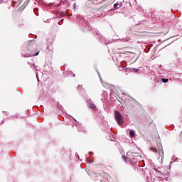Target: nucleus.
<instances>
[{
  "label": "nucleus",
  "mask_w": 182,
  "mask_h": 182,
  "mask_svg": "<svg viewBox=\"0 0 182 182\" xmlns=\"http://www.w3.org/2000/svg\"><path fill=\"white\" fill-rule=\"evenodd\" d=\"M114 117L117 123L119 125L122 126L123 124V117L122 116V114L117 110L114 111Z\"/></svg>",
  "instance_id": "f257e3e1"
},
{
  "label": "nucleus",
  "mask_w": 182,
  "mask_h": 182,
  "mask_svg": "<svg viewBox=\"0 0 182 182\" xmlns=\"http://www.w3.org/2000/svg\"><path fill=\"white\" fill-rule=\"evenodd\" d=\"M136 136V132H134V130L132 129L129 131V137H131L132 139H133V137H134Z\"/></svg>",
  "instance_id": "f03ea898"
},
{
  "label": "nucleus",
  "mask_w": 182,
  "mask_h": 182,
  "mask_svg": "<svg viewBox=\"0 0 182 182\" xmlns=\"http://www.w3.org/2000/svg\"><path fill=\"white\" fill-rule=\"evenodd\" d=\"M120 6H121L120 4H117V3L114 5V7L115 9H119Z\"/></svg>",
  "instance_id": "7ed1b4c3"
},
{
  "label": "nucleus",
  "mask_w": 182,
  "mask_h": 182,
  "mask_svg": "<svg viewBox=\"0 0 182 182\" xmlns=\"http://www.w3.org/2000/svg\"><path fill=\"white\" fill-rule=\"evenodd\" d=\"M161 81L163 82V83H167V82H168V79H167V78H161Z\"/></svg>",
  "instance_id": "20e7f679"
},
{
  "label": "nucleus",
  "mask_w": 182,
  "mask_h": 182,
  "mask_svg": "<svg viewBox=\"0 0 182 182\" xmlns=\"http://www.w3.org/2000/svg\"><path fill=\"white\" fill-rule=\"evenodd\" d=\"M150 150H151L154 153H157V149H156V148L151 147V148H150Z\"/></svg>",
  "instance_id": "39448f33"
},
{
  "label": "nucleus",
  "mask_w": 182,
  "mask_h": 182,
  "mask_svg": "<svg viewBox=\"0 0 182 182\" xmlns=\"http://www.w3.org/2000/svg\"><path fill=\"white\" fill-rule=\"evenodd\" d=\"M13 2H14V4H21V0H13Z\"/></svg>",
  "instance_id": "423d86ee"
},
{
  "label": "nucleus",
  "mask_w": 182,
  "mask_h": 182,
  "mask_svg": "<svg viewBox=\"0 0 182 182\" xmlns=\"http://www.w3.org/2000/svg\"><path fill=\"white\" fill-rule=\"evenodd\" d=\"M90 107H91V109H96V105H95V104L92 103V104H90Z\"/></svg>",
  "instance_id": "0eeeda50"
},
{
  "label": "nucleus",
  "mask_w": 182,
  "mask_h": 182,
  "mask_svg": "<svg viewBox=\"0 0 182 182\" xmlns=\"http://www.w3.org/2000/svg\"><path fill=\"white\" fill-rule=\"evenodd\" d=\"M132 70H134V72H135V73H137V72H139V69L137 68H132Z\"/></svg>",
  "instance_id": "6e6552de"
},
{
  "label": "nucleus",
  "mask_w": 182,
  "mask_h": 182,
  "mask_svg": "<svg viewBox=\"0 0 182 182\" xmlns=\"http://www.w3.org/2000/svg\"><path fill=\"white\" fill-rule=\"evenodd\" d=\"M38 55H39V52H37V53L34 55V56H38Z\"/></svg>",
  "instance_id": "1a4fd4ad"
},
{
  "label": "nucleus",
  "mask_w": 182,
  "mask_h": 182,
  "mask_svg": "<svg viewBox=\"0 0 182 182\" xmlns=\"http://www.w3.org/2000/svg\"><path fill=\"white\" fill-rule=\"evenodd\" d=\"M73 8H76V3L73 4Z\"/></svg>",
  "instance_id": "9d476101"
},
{
  "label": "nucleus",
  "mask_w": 182,
  "mask_h": 182,
  "mask_svg": "<svg viewBox=\"0 0 182 182\" xmlns=\"http://www.w3.org/2000/svg\"><path fill=\"white\" fill-rule=\"evenodd\" d=\"M95 33H96L97 35H99V31H97L95 32Z\"/></svg>",
  "instance_id": "9b49d317"
},
{
  "label": "nucleus",
  "mask_w": 182,
  "mask_h": 182,
  "mask_svg": "<svg viewBox=\"0 0 182 182\" xmlns=\"http://www.w3.org/2000/svg\"><path fill=\"white\" fill-rule=\"evenodd\" d=\"M180 137L182 138V131H181V134H180Z\"/></svg>",
  "instance_id": "f8f14e48"
},
{
  "label": "nucleus",
  "mask_w": 182,
  "mask_h": 182,
  "mask_svg": "<svg viewBox=\"0 0 182 182\" xmlns=\"http://www.w3.org/2000/svg\"><path fill=\"white\" fill-rule=\"evenodd\" d=\"M156 171H157L158 173H160V171H159V170H157V169L156 170Z\"/></svg>",
  "instance_id": "ddd939ff"
}]
</instances>
